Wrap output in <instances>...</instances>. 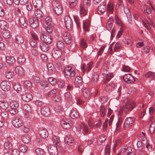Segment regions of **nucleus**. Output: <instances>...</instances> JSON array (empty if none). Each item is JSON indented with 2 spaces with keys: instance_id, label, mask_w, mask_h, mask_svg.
I'll return each mask as SVG.
<instances>
[{
  "instance_id": "51",
  "label": "nucleus",
  "mask_w": 155,
  "mask_h": 155,
  "mask_svg": "<svg viewBox=\"0 0 155 155\" xmlns=\"http://www.w3.org/2000/svg\"><path fill=\"white\" fill-rule=\"evenodd\" d=\"M65 98L64 99L66 101L70 102L71 101L72 98V96L70 92H67L64 94Z\"/></svg>"
},
{
  "instance_id": "31",
  "label": "nucleus",
  "mask_w": 155,
  "mask_h": 155,
  "mask_svg": "<svg viewBox=\"0 0 155 155\" xmlns=\"http://www.w3.org/2000/svg\"><path fill=\"white\" fill-rule=\"evenodd\" d=\"M53 141L54 145L55 146H58L60 149L61 147L60 142V140L59 136H54L53 138Z\"/></svg>"
},
{
  "instance_id": "18",
  "label": "nucleus",
  "mask_w": 155,
  "mask_h": 155,
  "mask_svg": "<svg viewBox=\"0 0 155 155\" xmlns=\"http://www.w3.org/2000/svg\"><path fill=\"white\" fill-rule=\"evenodd\" d=\"M106 3L103 2L98 7L97 12L98 14L101 15L103 14L106 11Z\"/></svg>"
},
{
  "instance_id": "19",
  "label": "nucleus",
  "mask_w": 155,
  "mask_h": 155,
  "mask_svg": "<svg viewBox=\"0 0 155 155\" xmlns=\"http://www.w3.org/2000/svg\"><path fill=\"white\" fill-rule=\"evenodd\" d=\"M48 150L51 155H57L58 151L57 147L53 145L50 146L48 148Z\"/></svg>"
},
{
  "instance_id": "17",
  "label": "nucleus",
  "mask_w": 155,
  "mask_h": 155,
  "mask_svg": "<svg viewBox=\"0 0 155 155\" xmlns=\"http://www.w3.org/2000/svg\"><path fill=\"white\" fill-rule=\"evenodd\" d=\"M134 123L133 119L131 117L127 118L124 123V127L125 129L130 127Z\"/></svg>"
},
{
  "instance_id": "15",
  "label": "nucleus",
  "mask_w": 155,
  "mask_h": 155,
  "mask_svg": "<svg viewBox=\"0 0 155 155\" xmlns=\"http://www.w3.org/2000/svg\"><path fill=\"white\" fill-rule=\"evenodd\" d=\"M91 20L89 19H86L83 21V28L85 32H89L91 25Z\"/></svg>"
},
{
  "instance_id": "55",
  "label": "nucleus",
  "mask_w": 155,
  "mask_h": 155,
  "mask_svg": "<svg viewBox=\"0 0 155 155\" xmlns=\"http://www.w3.org/2000/svg\"><path fill=\"white\" fill-rule=\"evenodd\" d=\"M2 35L4 38L8 39L10 37V34L8 31L4 30L3 31Z\"/></svg>"
},
{
  "instance_id": "50",
  "label": "nucleus",
  "mask_w": 155,
  "mask_h": 155,
  "mask_svg": "<svg viewBox=\"0 0 155 155\" xmlns=\"http://www.w3.org/2000/svg\"><path fill=\"white\" fill-rule=\"evenodd\" d=\"M99 79V75L97 73H94L92 77V81L93 83L95 84L98 81Z\"/></svg>"
},
{
  "instance_id": "16",
  "label": "nucleus",
  "mask_w": 155,
  "mask_h": 155,
  "mask_svg": "<svg viewBox=\"0 0 155 155\" xmlns=\"http://www.w3.org/2000/svg\"><path fill=\"white\" fill-rule=\"evenodd\" d=\"M42 115L45 117H48L50 114L49 108L46 105H44L41 109Z\"/></svg>"
},
{
  "instance_id": "39",
  "label": "nucleus",
  "mask_w": 155,
  "mask_h": 155,
  "mask_svg": "<svg viewBox=\"0 0 155 155\" xmlns=\"http://www.w3.org/2000/svg\"><path fill=\"white\" fill-rule=\"evenodd\" d=\"M57 46L59 50L62 51L63 50L65 47V45L63 42L61 41H58L57 43Z\"/></svg>"
},
{
  "instance_id": "33",
  "label": "nucleus",
  "mask_w": 155,
  "mask_h": 155,
  "mask_svg": "<svg viewBox=\"0 0 155 155\" xmlns=\"http://www.w3.org/2000/svg\"><path fill=\"white\" fill-rule=\"evenodd\" d=\"M83 82V80L81 77L79 76L76 77L75 79V83L77 86L79 87L81 86Z\"/></svg>"
},
{
  "instance_id": "21",
  "label": "nucleus",
  "mask_w": 155,
  "mask_h": 155,
  "mask_svg": "<svg viewBox=\"0 0 155 155\" xmlns=\"http://www.w3.org/2000/svg\"><path fill=\"white\" fill-rule=\"evenodd\" d=\"M146 22L143 21H142V24L148 30H149L152 27H153V21L150 20L147 21L145 20Z\"/></svg>"
},
{
  "instance_id": "40",
  "label": "nucleus",
  "mask_w": 155,
  "mask_h": 155,
  "mask_svg": "<svg viewBox=\"0 0 155 155\" xmlns=\"http://www.w3.org/2000/svg\"><path fill=\"white\" fill-rule=\"evenodd\" d=\"M47 68L48 71L50 73L53 74L55 72L54 67L52 64H48L47 65Z\"/></svg>"
},
{
  "instance_id": "20",
  "label": "nucleus",
  "mask_w": 155,
  "mask_h": 155,
  "mask_svg": "<svg viewBox=\"0 0 155 155\" xmlns=\"http://www.w3.org/2000/svg\"><path fill=\"white\" fill-rule=\"evenodd\" d=\"M124 12L127 15L129 22L132 24V16L129 9L127 7H125L124 8Z\"/></svg>"
},
{
  "instance_id": "7",
  "label": "nucleus",
  "mask_w": 155,
  "mask_h": 155,
  "mask_svg": "<svg viewBox=\"0 0 155 155\" xmlns=\"http://www.w3.org/2000/svg\"><path fill=\"white\" fill-rule=\"evenodd\" d=\"M124 81L127 84L134 83L135 81L134 77L131 74H128L124 75L123 77Z\"/></svg>"
},
{
  "instance_id": "49",
  "label": "nucleus",
  "mask_w": 155,
  "mask_h": 155,
  "mask_svg": "<svg viewBox=\"0 0 155 155\" xmlns=\"http://www.w3.org/2000/svg\"><path fill=\"white\" fill-rule=\"evenodd\" d=\"M114 85L113 83H110L106 87V91L108 92H111L114 89Z\"/></svg>"
},
{
  "instance_id": "52",
  "label": "nucleus",
  "mask_w": 155,
  "mask_h": 155,
  "mask_svg": "<svg viewBox=\"0 0 155 155\" xmlns=\"http://www.w3.org/2000/svg\"><path fill=\"white\" fill-rule=\"evenodd\" d=\"M144 76L147 78H155V73L149 71L145 74Z\"/></svg>"
},
{
  "instance_id": "36",
  "label": "nucleus",
  "mask_w": 155,
  "mask_h": 155,
  "mask_svg": "<svg viewBox=\"0 0 155 155\" xmlns=\"http://www.w3.org/2000/svg\"><path fill=\"white\" fill-rule=\"evenodd\" d=\"M100 115L101 117H104L107 113V110L106 109L104 105H101L100 107Z\"/></svg>"
},
{
  "instance_id": "61",
  "label": "nucleus",
  "mask_w": 155,
  "mask_h": 155,
  "mask_svg": "<svg viewBox=\"0 0 155 155\" xmlns=\"http://www.w3.org/2000/svg\"><path fill=\"white\" fill-rule=\"evenodd\" d=\"M22 140L24 143H28L30 142L31 138L29 136H23Z\"/></svg>"
},
{
  "instance_id": "25",
  "label": "nucleus",
  "mask_w": 155,
  "mask_h": 155,
  "mask_svg": "<svg viewBox=\"0 0 155 155\" xmlns=\"http://www.w3.org/2000/svg\"><path fill=\"white\" fill-rule=\"evenodd\" d=\"M21 98L23 101L28 102L32 100L33 97L31 94L25 93V94H23L21 96Z\"/></svg>"
},
{
  "instance_id": "46",
  "label": "nucleus",
  "mask_w": 155,
  "mask_h": 155,
  "mask_svg": "<svg viewBox=\"0 0 155 155\" xmlns=\"http://www.w3.org/2000/svg\"><path fill=\"white\" fill-rule=\"evenodd\" d=\"M25 60L24 56L22 55L19 56L18 58V61L21 65L24 64L25 62Z\"/></svg>"
},
{
  "instance_id": "12",
  "label": "nucleus",
  "mask_w": 155,
  "mask_h": 155,
  "mask_svg": "<svg viewBox=\"0 0 155 155\" xmlns=\"http://www.w3.org/2000/svg\"><path fill=\"white\" fill-rule=\"evenodd\" d=\"M93 64V62H92L88 63L87 65L84 64H82L81 66V69L83 72L85 71L88 72L91 70Z\"/></svg>"
},
{
  "instance_id": "41",
  "label": "nucleus",
  "mask_w": 155,
  "mask_h": 155,
  "mask_svg": "<svg viewBox=\"0 0 155 155\" xmlns=\"http://www.w3.org/2000/svg\"><path fill=\"white\" fill-rule=\"evenodd\" d=\"M0 115L2 118L5 120H7L9 117L8 112L5 110L2 111L0 113Z\"/></svg>"
},
{
  "instance_id": "13",
  "label": "nucleus",
  "mask_w": 155,
  "mask_h": 155,
  "mask_svg": "<svg viewBox=\"0 0 155 155\" xmlns=\"http://www.w3.org/2000/svg\"><path fill=\"white\" fill-rule=\"evenodd\" d=\"M64 22L66 28L70 29L73 26V22L72 20L69 16H66L64 18Z\"/></svg>"
},
{
  "instance_id": "34",
  "label": "nucleus",
  "mask_w": 155,
  "mask_h": 155,
  "mask_svg": "<svg viewBox=\"0 0 155 155\" xmlns=\"http://www.w3.org/2000/svg\"><path fill=\"white\" fill-rule=\"evenodd\" d=\"M39 46L40 49L43 51L46 52L49 49V47L48 45H45L43 42L40 43Z\"/></svg>"
},
{
  "instance_id": "57",
  "label": "nucleus",
  "mask_w": 155,
  "mask_h": 155,
  "mask_svg": "<svg viewBox=\"0 0 155 155\" xmlns=\"http://www.w3.org/2000/svg\"><path fill=\"white\" fill-rule=\"evenodd\" d=\"M80 45L81 48L83 49L86 48L87 46V43L84 39H82L81 40L80 42Z\"/></svg>"
},
{
  "instance_id": "43",
  "label": "nucleus",
  "mask_w": 155,
  "mask_h": 155,
  "mask_svg": "<svg viewBox=\"0 0 155 155\" xmlns=\"http://www.w3.org/2000/svg\"><path fill=\"white\" fill-rule=\"evenodd\" d=\"M8 24L7 22L3 20L0 21V28L3 29H5L7 28Z\"/></svg>"
},
{
  "instance_id": "47",
  "label": "nucleus",
  "mask_w": 155,
  "mask_h": 155,
  "mask_svg": "<svg viewBox=\"0 0 155 155\" xmlns=\"http://www.w3.org/2000/svg\"><path fill=\"white\" fill-rule=\"evenodd\" d=\"M46 24L48 26H53V23L52 21V19L49 16L45 18Z\"/></svg>"
},
{
  "instance_id": "56",
  "label": "nucleus",
  "mask_w": 155,
  "mask_h": 155,
  "mask_svg": "<svg viewBox=\"0 0 155 155\" xmlns=\"http://www.w3.org/2000/svg\"><path fill=\"white\" fill-rule=\"evenodd\" d=\"M69 4L70 7L73 8L77 4V0H69Z\"/></svg>"
},
{
  "instance_id": "26",
  "label": "nucleus",
  "mask_w": 155,
  "mask_h": 155,
  "mask_svg": "<svg viewBox=\"0 0 155 155\" xmlns=\"http://www.w3.org/2000/svg\"><path fill=\"white\" fill-rule=\"evenodd\" d=\"M70 122L67 120H62L61 121L62 127L65 129H69L71 127Z\"/></svg>"
},
{
  "instance_id": "28",
  "label": "nucleus",
  "mask_w": 155,
  "mask_h": 155,
  "mask_svg": "<svg viewBox=\"0 0 155 155\" xmlns=\"http://www.w3.org/2000/svg\"><path fill=\"white\" fill-rule=\"evenodd\" d=\"M64 140L66 143L70 146L74 142V140L72 136H65Z\"/></svg>"
},
{
  "instance_id": "9",
  "label": "nucleus",
  "mask_w": 155,
  "mask_h": 155,
  "mask_svg": "<svg viewBox=\"0 0 155 155\" xmlns=\"http://www.w3.org/2000/svg\"><path fill=\"white\" fill-rule=\"evenodd\" d=\"M62 38L66 44L69 45L71 43L72 39L71 35L69 33L64 32L63 34Z\"/></svg>"
},
{
  "instance_id": "1",
  "label": "nucleus",
  "mask_w": 155,
  "mask_h": 155,
  "mask_svg": "<svg viewBox=\"0 0 155 155\" xmlns=\"http://www.w3.org/2000/svg\"><path fill=\"white\" fill-rule=\"evenodd\" d=\"M136 106L135 103L132 101H129L125 105L120 108L118 112V114L121 116L123 112L127 114L129 111H131Z\"/></svg>"
},
{
  "instance_id": "27",
  "label": "nucleus",
  "mask_w": 155,
  "mask_h": 155,
  "mask_svg": "<svg viewBox=\"0 0 155 155\" xmlns=\"http://www.w3.org/2000/svg\"><path fill=\"white\" fill-rule=\"evenodd\" d=\"M6 61L9 65H12L15 62V58L13 56H7L5 57Z\"/></svg>"
},
{
  "instance_id": "44",
  "label": "nucleus",
  "mask_w": 155,
  "mask_h": 155,
  "mask_svg": "<svg viewBox=\"0 0 155 155\" xmlns=\"http://www.w3.org/2000/svg\"><path fill=\"white\" fill-rule=\"evenodd\" d=\"M8 106L9 105L8 102H5L4 101H1L0 106L2 109L4 110L7 109Z\"/></svg>"
},
{
  "instance_id": "5",
  "label": "nucleus",
  "mask_w": 155,
  "mask_h": 155,
  "mask_svg": "<svg viewBox=\"0 0 155 155\" xmlns=\"http://www.w3.org/2000/svg\"><path fill=\"white\" fill-rule=\"evenodd\" d=\"M40 37L41 40L46 44H51L53 41V38L51 35H45L44 33H41Z\"/></svg>"
},
{
  "instance_id": "10",
  "label": "nucleus",
  "mask_w": 155,
  "mask_h": 155,
  "mask_svg": "<svg viewBox=\"0 0 155 155\" xmlns=\"http://www.w3.org/2000/svg\"><path fill=\"white\" fill-rule=\"evenodd\" d=\"M12 124L16 128H19L23 124L22 120L17 117H14L13 118Z\"/></svg>"
},
{
  "instance_id": "37",
  "label": "nucleus",
  "mask_w": 155,
  "mask_h": 155,
  "mask_svg": "<svg viewBox=\"0 0 155 155\" xmlns=\"http://www.w3.org/2000/svg\"><path fill=\"white\" fill-rule=\"evenodd\" d=\"M85 7H86L85 6H84V5L81 4L79 12L81 16H83L86 14V10Z\"/></svg>"
},
{
  "instance_id": "35",
  "label": "nucleus",
  "mask_w": 155,
  "mask_h": 155,
  "mask_svg": "<svg viewBox=\"0 0 155 155\" xmlns=\"http://www.w3.org/2000/svg\"><path fill=\"white\" fill-rule=\"evenodd\" d=\"M32 3L34 6L36 8H40L42 5V2L40 0H33Z\"/></svg>"
},
{
  "instance_id": "63",
  "label": "nucleus",
  "mask_w": 155,
  "mask_h": 155,
  "mask_svg": "<svg viewBox=\"0 0 155 155\" xmlns=\"http://www.w3.org/2000/svg\"><path fill=\"white\" fill-rule=\"evenodd\" d=\"M28 149L27 146L25 145H21L20 147V150L21 152L23 153H25L27 151Z\"/></svg>"
},
{
  "instance_id": "38",
  "label": "nucleus",
  "mask_w": 155,
  "mask_h": 155,
  "mask_svg": "<svg viewBox=\"0 0 155 155\" xmlns=\"http://www.w3.org/2000/svg\"><path fill=\"white\" fill-rule=\"evenodd\" d=\"M132 150V148L130 147L123 149L121 150V151L124 155H127L132 153H131Z\"/></svg>"
},
{
  "instance_id": "54",
  "label": "nucleus",
  "mask_w": 155,
  "mask_h": 155,
  "mask_svg": "<svg viewBox=\"0 0 155 155\" xmlns=\"http://www.w3.org/2000/svg\"><path fill=\"white\" fill-rule=\"evenodd\" d=\"M105 48L106 46L104 45L102 46L100 48L98 51L97 52V58L99 56H101L102 55Z\"/></svg>"
},
{
  "instance_id": "42",
  "label": "nucleus",
  "mask_w": 155,
  "mask_h": 155,
  "mask_svg": "<svg viewBox=\"0 0 155 155\" xmlns=\"http://www.w3.org/2000/svg\"><path fill=\"white\" fill-rule=\"evenodd\" d=\"M122 46V43L120 41H118L115 44L114 51L116 52L119 51Z\"/></svg>"
},
{
  "instance_id": "53",
  "label": "nucleus",
  "mask_w": 155,
  "mask_h": 155,
  "mask_svg": "<svg viewBox=\"0 0 155 155\" xmlns=\"http://www.w3.org/2000/svg\"><path fill=\"white\" fill-rule=\"evenodd\" d=\"M36 153L37 155H45L44 150L40 148H38L35 150Z\"/></svg>"
},
{
  "instance_id": "3",
  "label": "nucleus",
  "mask_w": 155,
  "mask_h": 155,
  "mask_svg": "<svg viewBox=\"0 0 155 155\" xmlns=\"http://www.w3.org/2000/svg\"><path fill=\"white\" fill-rule=\"evenodd\" d=\"M52 5L53 10L56 14L59 15L62 13L63 9L62 6L58 1H53Z\"/></svg>"
},
{
  "instance_id": "30",
  "label": "nucleus",
  "mask_w": 155,
  "mask_h": 155,
  "mask_svg": "<svg viewBox=\"0 0 155 155\" xmlns=\"http://www.w3.org/2000/svg\"><path fill=\"white\" fill-rule=\"evenodd\" d=\"M70 115L72 118H77L79 117V113L76 109H72L71 111Z\"/></svg>"
},
{
  "instance_id": "24",
  "label": "nucleus",
  "mask_w": 155,
  "mask_h": 155,
  "mask_svg": "<svg viewBox=\"0 0 155 155\" xmlns=\"http://www.w3.org/2000/svg\"><path fill=\"white\" fill-rule=\"evenodd\" d=\"M102 74L103 76L105 77L103 81L104 83L105 84L107 83L114 76L112 73L109 74L103 73Z\"/></svg>"
},
{
  "instance_id": "64",
  "label": "nucleus",
  "mask_w": 155,
  "mask_h": 155,
  "mask_svg": "<svg viewBox=\"0 0 155 155\" xmlns=\"http://www.w3.org/2000/svg\"><path fill=\"white\" fill-rule=\"evenodd\" d=\"M57 92V90L56 89H53L49 92L48 94V96L49 97H53Z\"/></svg>"
},
{
  "instance_id": "32",
  "label": "nucleus",
  "mask_w": 155,
  "mask_h": 155,
  "mask_svg": "<svg viewBox=\"0 0 155 155\" xmlns=\"http://www.w3.org/2000/svg\"><path fill=\"white\" fill-rule=\"evenodd\" d=\"M15 73L20 75H22L24 73V70L21 67L18 66L15 68Z\"/></svg>"
},
{
  "instance_id": "14",
  "label": "nucleus",
  "mask_w": 155,
  "mask_h": 155,
  "mask_svg": "<svg viewBox=\"0 0 155 155\" xmlns=\"http://www.w3.org/2000/svg\"><path fill=\"white\" fill-rule=\"evenodd\" d=\"M19 24L22 28H26L28 26L27 21L25 18L20 16L19 18Z\"/></svg>"
},
{
  "instance_id": "62",
  "label": "nucleus",
  "mask_w": 155,
  "mask_h": 155,
  "mask_svg": "<svg viewBox=\"0 0 155 155\" xmlns=\"http://www.w3.org/2000/svg\"><path fill=\"white\" fill-rule=\"evenodd\" d=\"M48 81L52 85H54L57 83L56 80L53 77H49L48 79Z\"/></svg>"
},
{
  "instance_id": "23",
  "label": "nucleus",
  "mask_w": 155,
  "mask_h": 155,
  "mask_svg": "<svg viewBox=\"0 0 155 155\" xmlns=\"http://www.w3.org/2000/svg\"><path fill=\"white\" fill-rule=\"evenodd\" d=\"M24 41L23 37L20 34H18L15 35L14 40L15 43L18 44H21L24 42Z\"/></svg>"
},
{
  "instance_id": "11",
  "label": "nucleus",
  "mask_w": 155,
  "mask_h": 155,
  "mask_svg": "<svg viewBox=\"0 0 155 155\" xmlns=\"http://www.w3.org/2000/svg\"><path fill=\"white\" fill-rule=\"evenodd\" d=\"M0 86L2 90L5 92L8 91L11 87V84L8 82L4 81L1 83Z\"/></svg>"
},
{
  "instance_id": "60",
  "label": "nucleus",
  "mask_w": 155,
  "mask_h": 155,
  "mask_svg": "<svg viewBox=\"0 0 155 155\" xmlns=\"http://www.w3.org/2000/svg\"><path fill=\"white\" fill-rule=\"evenodd\" d=\"M26 8L27 10L29 11L28 12V15H29V13H31V10L33 8V6L31 3H28L26 4Z\"/></svg>"
},
{
  "instance_id": "29",
  "label": "nucleus",
  "mask_w": 155,
  "mask_h": 155,
  "mask_svg": "<svg viewBox=\"0 0 155 155\" xmlns=\"http://www.w3.org/2000/svg\"><path fill=\"white\" fill-rule=\"evenodd\" d=\"M38 133L40 136H48V135L47 130L43 127H41L38 129Z\"/></svg>"
},
{
  "instance_id": "58",
  "label": "nucleus",
  "mask_w": 155,
  "mask_h": 155,
  "mask_svg": "<svg viewBox=\"0 0 155 155\" xmlns=\"http://www.w3.org/2000/svg\"><path fill=\"white\" fill-rule=\"evenodd\" d=\"M23 109L25 112H31V108L30 106L28 104H25L23 106Z\"/></svg>"
},
{
  "instance_id": "45",
  "label": "nucleus",
  "mask_w": 155,
  "mask_h": 155,
  "mask_svg": "<svg viewBox=\"0 0 155 155\" xmlns=\"http://www.w3.org/2000/svg\"><path fill=\"white\" fill-rule=\"evenodd\" d=\"M84 96L86 98H89L90 97V91L87 88H85L83 91Z\"/></svg>"
},
{
  "instance_id": "22",
  "label": "nucleus",
  "mask_w": 155,
  "mask_h": 155,
  "mask_svg": "<svg viewBox=\"0 0 155 155\" xmlns=\"http://www.w3.org/2000/svg\"><path fill=\"white\" fill-rule=\"evenodd\" d=\"M53 57L55 59L60 58L62 55V51L60 50L54 49L52 51Z\"/></svg>"
},
{
  "instance_id": "6",
  "label": "nucleus",
  "mask_w": 155,
  "mask_h": 155,
  "mask_svg": "<svg viewBox=\"0 0 155 155\" xmlns=\"http://www.w3.org/2000/svg\"><path fill=\"white\" fill-rule=\"evenodd\" d=\"M34 14V18L35 19L40 20L41 21H44L45 18L44 15L41 10L37 9L35 11Z\"/></svg>"
},
{
  "instance_id": "8",
  "label": "nucleus",
  "mask_w": 155,
  "mask_h": 155,
  "mask_svg": "<svg viewBox=\"0 0 155 155\" xmlns=\"http://www.w3.org/2000/svg\"><path fill=\"white\" fill-rule=\"evenodd\" d=\"M29 22L31 27L33 28H35L39 25V20L35 19L33 16L30 17Z\"/></svg>"
},
{
  "instance_id": "2",
  "label": "nucleus",
  "mask_w": 155,
  "mask_h": 155,
  "mask_svg": "<svg viewBox=\"0 0 155 155\" xmlns=\"http://www.w3.org/2000/svg\"><path fill=\"white\" fill-rule=\"evenodd\" d=\"M63 73L65 77L66 78H72L75 75V70L71 66H67L64 69Z\"/></svg>"
},
{
  "instance_id": "59",
  "label": "nucleus",
  "mask_w": 155,
  "mask_h": 155,
  "mask_svg": "<svg viewBox=\"0 0 155 155\" xmlns=\"http://www.w3.org/2000/svg\"><path fill=\"white\" fill-rule=\"evenodd\" d=\"M5 148L6 149L10 150L12 149V143L9 142H6L4 145Z\"/></svg>"
},
{
  "instance_id": "4",
  "label": "nucleus",
  "mask_w": 155,
  "mask_h": 155,
  "mask_svg": "<svg viewBox=\"0 0 155 155\" xmlns=\"http://www.w3.org/2000/svg\"><path fill=\"white\" fill-rule=\"evenodd\" d=\"M19 106V104L15 101H12L10 103V106L11 109L9 110L10 113L12 114L15 115L18 112V108Z\"/></svg>"
},
{
  "instance_id": "48",
  "label": "nucleus",
  "mask_w": 155,
  "mask_h": 155,
  "mask_svg": "<svg viewBox=\"0 0 155 155\" xmlns=\"http://www.w3.org/2000/svg\"><path fill=\"white\" fill-rule=\"evenodd\" d=\"M14 89L17 92H20L21 91V85L18 83H16L13 86Z\"/></svg>"
}]
</instances>
